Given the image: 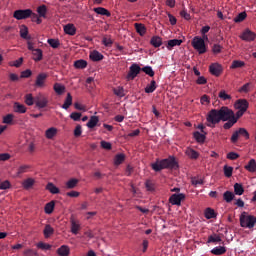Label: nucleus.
I'll list each match as a JSON object with an SVG mask.
<instances>
[{"instance_id": "nucleus-21", "label": "nucleus", "mask_w": 256, "mask_h": 256, "mask_svg": "<svg viewBox=\"0 0 256 256\" xmlns=\"http://www.w3.org/2000/svg\"><path fill=\"white\" fill-rule=\"evenodd\" d=\"M13 109L15 113H27V107L19 102L14 103Z\"/></svg>"}, {"instance_id": "nucleus-11", "label": "nucleus", "mask_w": 256, "mask_h": 256, "mask_svg": "<svg viewBox=\"0 0 256 256\" xmlns=\"http://www.w3.org/2000/svg\"><path fill=\"white\" fill-rule=\"evenodd\" d=\"M47 77H49V75H47V73L42 72L39 73L36 77V81H35V87H45V81H47Z\"/></svg>"}, {"instance_id": "nucleus-33", "label": "nucleus", "mask_w": 256, "mask_h": 256, "mask_svg": "<svg viewBox=\"0 0 256 256\" xmlns=\"http://www.w3.org/2000/svg\"><path fill=\"white\" fill-rule=\"evenodd\" d=\"M33 185H35V179L33 178H27L22 182V186L24 187V189H31V187H33Z\"/></svg>"}, {"instance_id": "nucleus-14", "label": "nucleus", "mask_w": 256, "mask_h": 256, "mask_svg": "<svg viewBox=\"0 0 256 256\" xmlns=\"http://www.w3.org/2000/svg\"><path fill=\"white\" fill-rule=\"evenodd\" d=\"M70 223H71V233H73V235H77L79 231H81V224L79 223V221L75 220L74 218L70 219Z\"/></svg>"}, {"instance_id": "nucleus-3", "label": "nucleus", "mask_w": 256, "mask_h": 256, "mask_svg": "<svg viewBox=\"0 0 256 256\" xmlns=\"http://www.w3.org/2000/svg\"><path fill=\"white\" fill-rule=\"evenodd\" d=\"M256 225V217L249 215L247 212H242L240 215V227L244 229H253Z\"/></svg>"}, {"instance_id": "nucleus-44", "label": "nucleus", "mask_w": 256, "mask_h": 256, "mask_svg": "<svg viewBox=\"0 0 256 256\" xmlns=\"http://www.w3.org/2000/svg\"><path fill=\"white\" fill-rule=\"evenodd\" d=\"M218 97L222 101H231V95L227 94L225 90H221L218 94Z\"/></svg>"}, {"instance_id": "nucleus-20", "label": "nucleus", "mask_w": 256, "mask_h": 256, "mask_svg": "<svg viewBox=\"0 0 256 256\" xmlns=\"http://www.w3.org/2000/svg\"><path fill=\"white\" fill-rule=\"evenodd\" d=\"M64 33L66 35H75L77 33V28H75V25L73 24H67L64 26Z\"/></svg>"}, {"instance_id": "nucleus-12", "label": "nucleus", "mask_w": 256, "mask_h": 256, "mask_svg": "<svg viewBox=\"0 0 256 256\" xmlns=\"http://www.w3.org/2000/svg\"><path fill=\"white\" fill-rule=\"evenodd\" d=\"M235 109H238L240 111H247L249 109V102L245 99H239L234 104Z\"/></svg>"}, {"instance_id": "nucleus-27", "label": "nucleus", "mask_w": 256, "mask_h": 256, "mask_svg": "<svg viewBox=\"0 0 256 256\" xmlns=\"http://www.w3.org/2000/svg\"><path fill=\"white\" fill-rule=\"evenodd\" d=\"M185 153L190 159H199V152L195 151L193 148H187Z\"/></svg>"}, {"instance_id": "nucleus-61", "label": "nucleus", "mask_w": 256, "mask_h": 256, "mask_svg": "<svg viewBox=\"0 0 256 256\" xmlns=\"http://www.w3.org/2000/svg\"><path fill=\"white\" fill-rule=\"evenodd\" d=\"M238 133L240 134V137H244L245 139H249V132L245 128H239Z\"/></svg>"}, {"instance_id": "nucleus-19", "label": "nucleus", "mask_w": 256, "mask_h": 256, "mask_svg": "<svg viewBox=\"0 0 256 256\" xmlns=\"http://www.w3.org/2000/svg\"><path fill=\"white\" fill-rule=\"evenodd\" d=\"M20 37L22 39H26L27 41H30L31 36H29V28L27 26L22 25L20 28Z\"/></svg>"}, {"instance_id": "nucleus-35", "label": "nucleus", "mask_w": 256, "mask_h": 256, "mask_svg": "<svg viewBox=\"0 0 256 256\" xmlns=\"http://www.w3.org/2000/svg\"><path fill=\"white\" fill-rule=\"evenodd\" d=\"M234 193H235V195H243V193H245V188H243V184L235 183L234 184Z\"/></svg>"}, {"instance_id": "nucleus-63", "label": "nucleus", "mask_w": 256, "mask_h": 256, "mask_svg": "<svg viewBox=\"0 0 256 256\" xmlns=\"http://www.w3.org/2000/svg\"><path fill=\"white\" fill-rule=\"evenodd\" d=\"M70 119H72L73 121H80L81 120V113H79V112H72L70 114Z\"/></svg>"}, {"instance_id": "nucleus-7", "label": "nucleus", "mask_w": 256, "mask_h": 256, "mask_svg": "<svg viewBox=\"0 0 256 256\" xmlns=\"http://www.w3.org/2000/svg\"><path fill=\"white\" fill-rule=\"evenodd\" d=\"M34 102L38 109H45V107L49 103V100H47V97H45V95L39 93L34 97Z\"/></svg>"}, {"instance_id": "nucleus-45", "label": "nucleus", "mask_w": 256, "mask_h": 256, "mask_svg": "<svg viewBox=\"0 0 256 256\" xmlns=\"http://www.w3.org/2000/svg\"><path fill=\"white\" fill-rule=\"evenodd\" d=\"M245 19H247V12H241L234 18V22L241 23L245 21Z\"/></svg>"}, {"instance_id": "nucleus-59", "label": "nucleus", "mask_w": 256, "mask_h": 256, "mask_svg": "<svg viewBox=\"0 0 256 256\" xmlns=\"http://www.w3.org/2000/svg\"><path fill=\"white\" fill-rule=\"evenodd\" d=\"M240 136L241 135L239 134V130L234 131L230 138L231 143H237V141H239Z\"/></svg>"}, {"instance_id": "nucleus-4", "label": "nucleus", "mask_w": 256, "mask_h": 256, "mask_svg": "<svg viewBox=\"0 0 256 256\" xmlns=\"http://www.w3.org/2000/svg\"><path fill=\"white\" fill-rule=\"evenodd\" d=\"M191 45L195 51H198L199 55L207 53V45H205V38L195 36L192 39Z\"/></svg>"}, {"instance_id": "nucleus-55", "label": "nucleus", "mask_w": 256, "mask_h": 256, "mask_svg": "<svg viewBox=\"0 0 256 256\" xmlns=\"http://www.w3.org/2000/svg\"><path fill=\"white\" fill-rule=\"evenodd\" d=\"M47 42L50 45V47H52V49H58L59 45H61L59 40H55V39H48Z\"/></svg>"}, {"instance_id": "nucleus-17", "label": "nucleus", "mask_w": 256, "mask_h": 256, "mask_svg": "<svg viewBox=\"0 0 256 256\" xmlns=\"http://www.w3.org/2000/svg\"><path fill=\"white\" fill-rule=\"evenodd\" d=\"M134 27L136 29V33H139L141 37L147 33V28L145 27V24L142 23H135Z\"/></svg>"}, {"instance_id": "nucleus-9", "label": "nucleus", "mask_w": 256, "mask_h": 256, "mask_svg": "<svg viewBox=\"0 0 256 256\" xmlns=\"http://www.w3.org/2000/svg\"><path fill=\"white\" fill-rule=\"evenodd\" d=\"M209 72L211 75H214V77H219L221 73H223V66L219 63H213L209 66Z\"/></svg>"}, {"instance_id": "nucleus-38", "label": "nucleus", "mask_w": 256, "mask_h": 256, "mask_svg": "<svg viewBox=\"0 0 256 256\" xmlns=\"http://www.w3.org/2000/svg\"><path fill=\"white\" fill-rule=\"evenodd\" d=\"M157 89V82L155 80H152L150 84H148L145 88V93H153Z\"/></svg>"}, {"instance_id": "nucleus-24", "label": "nucleus", "mask_w": 256, "mask_h": 256, "mask_svg": "<svg viewBox=\"0 0 256 256\" xmlns=\"http://www.w3.org/2000/svg\"><path fill=\"white\" fill-rule=\"evenodd\" d=\"M69 253H71V250L67 245H62L60 248L57 249V254L60 256H69Z\"/></svg>"}, {"instance_id": "nucleus-49", "label": "nucleus", "mask_w": 256, "mask_h": 256, "mask_svg": "<svg viewBox=\"0 0 256 256\" xmlns=\"http://www.w3.org/2000/svg\"><path fill=\"white\" fill-rule=\"evenodd\" d=\"M77 183H79V180L73 178L70 179L68 182H66V188L67 189H75L77 187Z\"/></svg>"}, {"instance_id": "nucleus-62", "label": "nucleus", "mask_w": 256, "mask_h": 256, "mask_svg": "<svg viewBox=\"0 0 256 256\" xmlns=\"http://www.w3.org/2000/svg\"><path fill=\"white\" fill-rule=\"evenodd\" d=\"M24 256H37V250L34 249H26L23 252Z\"/></svg>"}, {"instance_id": "nucleus-39", "label": "nucleus", "mask_w": 256, "mask_h": 256, "mask_svg": "<svg viewBox=\"0 0 256 256\" xmlns=\"http://www.w3.org/2000/svg\"><path fill=\"white\" fill-rule=\"evenodd\" d=\"M75 69H85L87 67V61L80 59L74 62Z\"/></svg>"}, {"instance_id": "nucleus-34", "label": "nucleus", "mask_w": 256, "mask_h": 256, "mask_svg": "<svg viewBox=\"0 0 256 256\" xmlns=\"http://www.w3.org/2000/svg\"><path fill=\"white\" fill-rule=\"evenodd\" d=\"M53 233H55V229H53V227H51V225L49 224L46 225L43 231L44 237L46 239H49V237L53 235Z\"/></svg>"}, {"instance_id": "nucleus-51", "label": "nucleus", "mask_w": 256, "mask_h": 256, "mask_svg": "<svg viewBox=\"0 0 256 256\" xmlns=\"http://www.w3.org/2000/svg\"><path fill=\"white\" fill-rule=\"evenodd\" d=\"M245 67V62L241 60H234L231 65V69H239Z\"/></svg>"}, {"instance_id": "nucleus-6", "label": "nucleus", "mask_w": 256, "mask_h": 256, "mask_svg": "<svg viewBox=\"0 0 256 256\" xmlns=\"http://www.w3.org/2000/svg\"><path fill=\"white\" fill-rule=\"evenodd\" d=\"M139 73H141V68L139 67V64L134 63L129 67V72L126 76V79L128 81H133V79H135Z\"/></svg>"}, {"instance_id": "nucleus-26", "label": "nucleus", "mask_w": 256, "mask_h": 256, "mask_svg": "<svg viewBox=\"0 0 256 256\" xmlns=\"http://www.w3.org/2000/svg\"><path fill=\"white\" fill-rule=\"evenodd\" d=\"M246 171H249V173H255L256 171V161L255 159H251L248 164L244 167Z\"/></svg>"}, {"instance_id": "nucleus-53", "label": "nucleus", "mask_w": 256, "mask_h": 256, "mask_svg": "<svg viewBox=\"0 0 256 256\" xmlns=\"http://www.w3.org/2000/svg\"><path fill=\"white\" fill-rule=\"evenodd\" d=\"M221 237L218 236L217 234L210 235L208 237L207 243H220Z\"/></svg>"}, {"instance_id": "nucleus-15", "label": "nucleus", "mask_w": 256, "mask_h": 256, "mask_svg": "<svg viewBox=\"0 0 256 256\" xmlns=\"http://www.w3.org/2000/svg\"><path fill=\"white\" fill-rule=\"evenodd\" d=\"M90 59L91 61L99 62V61H103L104 56L103 54H101V52L94 50L93 52L90 53Z\"/></svg>"}, {"instance_id": "nucleus-54", "label": "nucleus", "mask_w": 256, "mask_h": 256, "mask_svg": "<svg viewBox=\"0 0 256 256\" xmlns=\"http://www.w3.org/2000/svg\"><path fill=\"white\" fill-rule=\"evenodd\" d=\"M224 175L225 177H233V167L231 166H224Z\"/></svg>"}, {"instance_id": "nucleus-13", "label": "nucleus", "mask_w": 256, "mask_h": 256, "mask_svg": "<svg viewBox=\"0 0 256 256\" xmlns=\"http://www.w3.org/2000/svg\"><path fill=\"white\" fill-rule=\"evenodd\" d=\"M231 114L232 115H230L229 118L226 120L227 122L223 125L224 129H231V127H233V125L237 123V118H235V112H233V110H231Z\"/></svg>"}, {"instance_id": "nucleus-2", "label": "nucleus", "mask_w": 256, "mask_h": 256, "mask_svg": "<svg viewBox=\"0 0 256 256\" xmlns=\"http://www.w3.org/2000/svg\"><path fill=\"white\" fill-rule=\"evenodd\" d=\"M178 167L179 164L173 156H169L168 158L162 160L157 159L156 162L151 164V168L156 173H159V171H163V169H177Z\"/></svg>"}, {"instance_id": "nucleus-47", "label": "nucleus", "mask_w": 256, "mask_h": 256, "mask_svg": "<svg viewBox=\"0 0 256 256\" xmlns=\"http://www.w3.org/2000/svg\"><path fill=\"white\" fill-rule=\"evenodd\" d=\"M205 217L207 219H215V217H217V214L215 213V210H213L211 208H207L205 210Z\"/></svg>"}, {"instance_id": "nucleus-40", "label": "nucleus", "mask_w": 256, "mask_h": 256, "mask_svg": "<svg viewBox=\"0 0 256 256\" xmlns=\"http://www.w3.org/2000/svg\"><path fill=\"white\" fill-rule=\"evenodd\" d=\"M29 169H31V165L29 164H24L21 165L18 169H17V175H23V173H27L29 171Z\"/></svg>"}, {"instance_id": "nucleus-52", "label": "nucleus", "mask_w": 256, "mask_h": 256, "mask_svg": "<svg viewBox=\"0 0 256 256\" xmlns=\"http://www.w3.org/2000/svg\"><path fill=\"white\" fill-rule=\"evenodd\" d=\"M102 43L105 47H111L113 45V39H111V36H104Z\"/></svg>"}, {"instance_id": "nucleus-48", "label": "nucleus", "mask_w": 256, "mask_h": 256, "mask_svg": "<svg viewBox=\"0 0 256 256\" xmlns=\"http://www.w3.org/2000/svg\"><path fill=\"white\" fill-rule=\"evenodd\" d=\"M205 138V134L194 132V139L197 141V143H205Z\"/></svg>"}, {"instance_id": "nucleus-57", "label": "nucleus", "mask_w": 256, "mask_h": 256, "mask_svg": "<svg viewBox=\"0 0 256 256\" xmlns=\"http://www.w3.org/2000/svg\"><path fill=\"white\" fill-rule=\"evenodd\" d=\"M38 249H42L43 251H49V249H51V244H47L44 242H39L37 244Z\"/></svg>"}, {"instance_id": "nucleus-42", "label": "nucleus", "mask_w": 256, "mask_h": 256, "mask_svg": "<svg viewBox=\"0 0 256 256\" xmlns=\"http://www.w3.org/2000/svg\"><path fill=\"white\" fill-rule=\"evenodd\" d=\"M113 93L117 97H125V89H123V87H121V86L113 88Z\"/></svg>"}, {"instance_id": "nucleus-10", "label": "nucleus", "mask_w": 256, "mask_h": 256, "mask_svg": "<svg viewBox=\"0 0 256 256\" xmlns=\"http://www.w3.org/2000/svg\"><path fill=\"white\" fill-rule=\"evenodd\" d=\"M185 200V194H172L169 198L171 205H181V201Z\"/></svg>"}, {"instance_id": "nucleus-43", "label": "nucleus", "mask_w": 256, "mask_h": 256, "mask_svg": "<svg viewBox=\"0 0 256 256\" xmlns=\"http://www.w3.org/2000/svg\"><path fill=\"white\" fill-rule=\"evenodd\" d=\"M141 71L148 75L149 77H155V71H153V68L151 66H145L141 68Z\"/></svg>"}, {"instance_id": "nucleus-8", "label": "nucleus", "mask_w": 256, "mask_h": 256, "mask_svg": "<svg viewBox=\"0 0 256 256\" xmlns=\"http://www.w3.org/2000/svg\"><path fill=\"white\" fill-rule=\"evenodd\" d=\"M240 39H242V41H246L247 43H251L252 41H255L256 33L249 29H245L240 35Z\"/></svg>"}, {"instance_id": "nucleus-25", "label": "nucleus", "mask_w": 256, "mask_h": 256, "mask_svg": "<svg viewBox=\"0 0 256 256\" xmlns=\"http://www.w3.org/2000/svg\"><path fill=\"white\" fill-rule=\"evenodd\" d=\"M37 13L39 17H42L43 19H47V6L45 4L38 6Z\"/></svg>"}, {"instance_id": "nucleus-41", "label": "nucleus", "mask_w": 256, "mask_h": 256, "mask_svg": "<svg viewBox=\"0 0 256 256\" xmlns=\"http://www.w3.org/2000/svg\"><path fill=\"white\" fill-rule=\"evenodd\" d=\"M54 91L57 93V95H63V93H65V86L61 85L60 83H55Z\"/></svg>"}, {"instance_id": "nucleus-46", "label": "nucleus", "mask_w": 256, "mask_h": 256, "mask_svg": "<svg viewBox=\"0 0 256 256\" xmlns=\"http://www.w3.org/2000/svg\"><path fill=\"white\" fill-rule=\"evenodd\" d=\"M125 161V154H117L114 157V165H121Z\"/></svg>"}, {"instance_id": "nucleus-28", "label": "nucleus", "mask_w": 256, "mask_h": 256, "mask_svg": "<svg viewBox=\"0 0 256 256\" xmlns=\"http://www.w3.org/2000/svg\"><path fill=\"white\" fill-rule=\"evenodd\" d=\"M54 210H55V201H50L44 207V211L46 215H51V213H53Z\"/></svg>"}, {"instance_id": "nucleus-23", "label": "nucleus", "mask_w": 256, "mask_h": 256, "mask_svg": "<svg viewBox=\"0 0 256 256\" xmlns=\"http://www.w3.org/2000/svg\"><path fill=\"white\" fill-rule=\"evenodd\" d=\"M212 255H225L227 248L225 246H217L211 250Z\"/></svg>"}, {"instance_id": "nucleus-18", "label": "nucleus", "mask_w": 256, "mask_h": 256, "mask_svg": "<svg viewBox=\"0 0 256 256\" xmlns=\"http://www.w3.org/2000/svg\"><path fill=\"white\" fill-rule=\"evenodd\" d=\"M181 43H183V40H180V39H172V40H169L167 42V49L169 51H171V49H173V47H179V45H181Z\"/></svg>"}, {"instance_id": "nucleus-22", "label": "nucleus", "mask_w": 256, "mask_h": 256, "mask_svg": "<svg viewBox=\"0 0 256 256\" xmlns=\"http://www.w3.org/2000/svg\"><path fill=\"white\" fill-rule=\"evenodd\" d=\"M150 44L155 48L161 47V45H163V39L159 36H153L150 40Z\"/></svg>"}, {"instance_id": "nucleus-32", "label": "nucleus", "mask_w": 256, "mask_h": 256, "mask_svg": "<svg viewBox=\"0 0 256 256\" xmlns=\"http://www.w3.org/2000/svg\"><path fill=\"white\" fill-rule=\"evenodd\" d=\"M94 13H97V15H105L106 17H111V12L103 7L94 8Z\"/></svg>"}, {"instance_id": "nucleus-60", "label": "nucleus", "mask_w": 256, "mask_h": 256, "mask_svg": "<svg viewBox=\"0 0 256 256\" xmlns=\"http://www.w3.org/2000/svg\"><path fill=\"white\" fill-rule=\"evenodd\" d=\"M223 49V46L219 45V44H214L212 46V52L214 53V55H219V53H221Z\"/></svg>"}, {"instance_id": "nucleus-56", "label": "nucleus", "mask_w": 256, "mask_h": 256, "mask_svg": "<svg viewBox=\"0 0 256 256\" xmlns=\"http://www.w3.org/2000/svg\"><path fill=\"white\" fill-rule=\"evenodd\" d=\"M145 187H146L147 191H150V192L155 191V183L151 180H147L145 182Z\"/></svg>"}, {"instance_id": "nucleus-31", "label": "nucleus", "mask_w": 256, "mask_h": 256, "mask_svg": "<svg viewBox=\"0 0 256 256\" xmlns=\"http://www.w3.org/2000/svg\"><path fill=\"white\" fill-rule=\"evenodd\" d=\"M46 189L47 191L51 192L52 195H57L60 193V190L59 188H57V186H55V184L49 182L47 185H46Z\"/></svg>"}, {"instance_id": "nucleus-1", "label": "nucleus", "mask_w": 256, "mask_h": 256, "mask_svg": "<svg viewBox=\"0 0 256 256\" xmlns=\"http://www.w3.org/2000/svg\"><path fill=\"white\" fill-rule=\"evenodd\" d=\"M231 115V109L227 106H223L220 109H212L206 116L207 127L213 128L219 125L221 121H227Z\"/></svg>"}, {"instance_id": "nucleus-37", "label": "nucleus", "mask_w": 256, "mask_h": 256, "mask_svg": "<svg viewBox=\"0 0 256 256\" xmlns=\"http://www.w3.org/2000/svg\"><path fill=\"white\" fill-rule=\"evenodd\" d=\"M223 199H224V201H226V203H231V201H233V199H235V194L231 191H226L223 194Z\"/></svg>"}, {"instance_id": "nucleus-50", "label": "nucleus", "mask_w": 256, "mask_h": 256, "mask_svg": "<svg viewBox=\"0 0 256 256\" xmlns=\"http://www.w3.org/2000/svg\"><path fill=\"white\" fill-rule=\"evenodd\" d=\"M25 103L29 107L35 103V97H33V94H26L25 95Z\"/></svg>"}, {"instance_id": "nucleus-58", "label": "nucleus", "mask_w": 256, "mask_h": 256, "mask_svg": "<svg viewBox=\"0 0 256 256\" xmlns=\"http://www.w3.org/2000/svg\"><path fill=\"white\" fill-rule=\"evenodd\" d=\"M13 117V114H7L3 118V123H5L6 125H11V123H13Z\"/></svg>"}, {"instance_id": "nucleus-30", "label": "nucleus", "mask_w": 256, "mask_h": 256, "mask_svg": "<svg viewBox=\"0 0 256 256\" xmlns=\"http://www.w3.org/2000/svg\"><path fill=\"white\" fill-rule=\"evenodd\" d=\"M73 105V96H71V93L67 94V97L64 101V104L62 105V109H69L70 106Z\"/></svg>"}, {"instance_id": "nucleus-29", "label": "nucleus", "mask_w": 256, "mask_h": 256, "mask_svg": "<svg viewBox=\"0 0 256 256\" xmlns=\"http://www.w3.org/2000/svg\"><path fill=\"white\" fill-rule=\"evenodd\" d=\"M98 123H99V117L91 116L90 120L87 122V127L89 129H93V128L97 127Z\"/></svg>"}, {"instance_id": "nucleus-36", "label": "nucleus", "mask_w": 256, "mask_h": 256, "mask_svg": "<svg viewBox=\"0 0 256 256\" xmlns=\"http://www.w3.org/2000/svg\"><path fill=\"white\" fill-rule=\"evenodd\" d=\"M45 135H46V139H53V137H55V135H57V128L51 127L49 129H47L45 132Z\"/></svg>"}, {"instance_id": "nucleus-64", "label": "nucleus", "mask_w": 256, "mask_h": 256, "mask_svg": "<svg viewBox=\"0 0 256 256\" xmlns=\"http://www.w3.org/2000/svg\"><path fill=\"white\" fill-rule=\"evenodd\" d=\"M10 187H11V182H9V180L0 182V189H2V190L10 189Z\"/></svg>"}, {"instance_id": "nucleus-16", "label": "nucleus", "mask_w": 256, "mask_h": 256, "mask_svg": "<svg viewBox=\"0 0 256 256\" xmlns=\"http://www.w3.org/2000/svg\"><path fill=\"white\" fill-rule=\"evenodd\" d=\"M32 55L33 61H35L36 63H38V61H43V50L36 48L35 50H33Z\"/></svg>"}, {"instance_id": "nucleus-5", "label": "nucleus", "mask_w": 256, "mask_h": 256, "mask_svg": "<svg viewBox=\"0 0 256 256\" xmlns=\"http://www.w3.org/2000/svg\"><path fill=\"white\" fill-rule=\"evenodd\" d=\"M33 15V10L31 9H25V10H16L13 13L14 19H17V21H21L23 19H29Z\"/></svg>"}]
</instances>
